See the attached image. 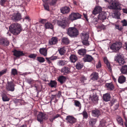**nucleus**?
<instances>
[{"label":"nucleus","instance_id":"nucleus-1","mask_svg":"<svg viewBox=\"0 0 127 127\" xmlns=\"http://www.w3.org/2000/svg\"><path fill=\"white\" fill-rule=\"evenodd\" d=\"M22 29L20 25L18 23H14L11 25L9 27L10 32L14 35L19 34Z\"/></svg>","mask_w":127,"mask_h":127},{"label":"nucleus","instance_id":"nucleus-2","mask_svg":"<svg viewBox=\"0 0 127 127\" xmlns=\"http://www.w3.org/2000/svg\"><path fill=\"white\" fill-rule=\"evenodd\" d=\"M67 33L70 37L74 38L78 35V31L75 27L69 28L67 30Z\"/></svg>","mask_w":127,"mask_h":127},{"label":"nucleus","instance_id":"nucleus-3","mask_svg":"<svg viewBox=\"0 0 127 127\" xmlns=\"http://www.w3.org/2000/svg\"><path fill=\"white\" fill-rule=\"evenodd\" d=\"M66 18V17L63 18L61 21L57 20V23L58 26L63 29H65L66 27L68 26L70 23Z\"/></svg>","mask_w":127,"mask_h":127},{"label":"nucleus","instance_id":"nucleus-4","mask_svg":"<svg viewBox=\"0 0 127 127\" xmlns=\"http://www.w3.org/2000/svg\"><path fill=\"white\" fill-rule=\"evenodd\" d=\"M122 44L121 42H116L113 43L110 47V48L114 52H117L122 47Z\"/></svg>","mask_w":127,"mask_h":127},{"label":"nucleus","instance_id":"nucleus-5","mask_svg":"<svg viewBox=\"0 0 127 127\" xmlns=\"http://www.w3.org/2000/svg\"><path fill=\"white\" fill-rule=\"evenodd\" d=\"M109 8L110 9L120 10L122 9L121 4L119 2L113 1L112 2L109 6Z\"/></svg>","mask_w":127,"mask_h":127},{"label":"nucleus","instance_id":"nucleus-6","mask_svg":"<svg viewBox=\"0 0 127 127\" xmlns=\"http://www.w3.org/2000/svg\"><path fill=\"white\" fill-rule=\"evenodd\" d=\"M48 118L46 114L41 112H40L37 116V120L40 124H42L43 120H47Z\"/></svg>","mask_w":127,"mask_h":127},{"label":"nucleus","instance_id":"nucleus-7","mask_svg":"<svg viewBox=\"0 0 127 127\" xmlns=\"http://www.w3.org/2000/svg\"><path fill=\"white\" fill-rule=\"evenodd\" d=\"M10 18L14 22L18 21L22 19L21 14L18 12L13 14L10 16Z\"/></svg>","mask_w":127,"mask_h":127},{"label":"nucleus","instance_id":"nucleus-8","mask_svg":"<svg viewBox=\"0 0 127 127\" xmlns=\"http://www.w3.org/2000/svg\"><path fill=\"white\" fill-rule=\"evenodd\" d=\"M15 85L12 82L8 81L6 86V89L8 91L13 92L15 90Z\"/></svg>","mask_w":127,"mask_h":127},{"label":"nucleus","instance_id":"nucleus-9","mask_svg":"<svg viewBox=\"0 0 127 127\" xmlns=\"http://www.w3.org/2000/svg\"><path fill=\"white\" fill-rule=\"evenodd\" d=\"M115 60L116 62H118L120 65H123L125 63L124 59L120 54H118L115 58Z\"/></svg>","mask_w":127,"mask_h":127},{"label":"nucleus","instance_id":"nucleus-10","mask_svg":"<svg viewBox=\"0 0 127 127\" xmlns=\"http://www.w3.org/2000/svg\"><path fill=\"white\" fill-rule=\"evenodd\" d=\"M65 120L67 123L71 124L75 123L76 122V119L70 116H67Z\"/></svg>","mask_w":127,"mask_h":127},{"label":"nucleus","instance_id":"nucleus-11","mask_svg":"<svg viewBox=\"0 0 127 127\" xmlns=\"http://www.w3.org/2000/svg\"><path fill=\"white\" fill-rule=\"evenodd\" d=\"M9 43L8 40L7 39L3 37L0 38V45L2 46L5 47L8 46Z\"/></svg>","mask_w":127,"mask_h":127},{"label":"nucleus","instance_id":"nucleus-12","mask_svg":"<svg viewBox=\"0 0 127 127\" xmlns=\"http://www.w3.org/2000/svg\"><path fill=\"white\" fill-rule=\"evenodd\" d=\"M91 113L92 116L96 118H98L101 115L100 110L96 108L92 110V111Z\"/></svg>","mask_w":127,"mask_h":127},{"label":"nucleus","instance_id":"nucleus-13","mask_svg":"<svg viewBox=\"0 0 127 127\" xmlns=\"http://www.w3.org/2000/svg\"><path fill=\"white\" fill-rule=\"evenodd\" d=\"M12 52L13 53L14 56L16 57H19L25 55L23 53L22 51H18L15 49Z\"/></svg>","mask_w":127,"mask_h":127},{"label":"nucleus","instance_id":"nucleus-14","mask_svg":"<svg viewBox=\"0 0 127 127\" xmlns=\"http://www.w3.org/2000/svg\"><path fill=\"white\" fill-rule=\"evenodd\" d=\"M61 12L63 14H67L70 11V8L68 6H65L61 7L60 9Z\"/></svg>","mask_w":127,"mask_h":127},{"label":"nucleus","instance_id":"nucleus-15","mask_svg":"<svg viewBox=\"0 0 127 127\" xmlns=\"http://www.w3.org/2000/svg\"><path fill=\"white\" fill-rule=\"evenodd\" d=\"M83 61L85 62H91L94 60V58L90 55H86L83 58Z\"/></svg>","mask_w":127,"mask_h":127},{"label":"nucleus","instance_id":"nucleus-16","mask_svg":"<svg viewBox=\"0 0 127 127\" xmlns=\"http://www.w3.org/2000/svg\"><path fill=\"white\" fill-rule=\"evenodd\" d=\"M102 11V8L99 6H96L92 12L93 14L96 15L98 13H100Z\"/></svg>","mask_w":127,"mask_h":127},{"label":"nucleus","instance_id":"nucleus-17","mask_svg":"<svg viewBox=\"0 0 127 127\" xmlns=\"http://www.w3.org/2000/svg\"><path fill=\"white\" fill-rule=\"evenodd\" d=\"M58 42V38L56 37H53L49 40V43L50 45H54L57 44Z\"/></svg>","mask_w":127,"mask_h":127},{"label":"nucleus","instance_id":"nucleus-18","mask_svg":"<svg viewBox=\"0 0 127 127\" xmlns=\"http://www.w3.org/2000/svg\"><path fill=\"white\" fill-rule=\"evenodd\" d=\"M98 20H101L102 21V22H103V20L106 19V13L102 12L99 13L98 16Z\"/></svg>","mask_w":127,"mask_h":127},{"label":"nucleus","instance_id":"nucleus-19","mask_svg":"<svg viewBox=\"0 0 127 127\" xmlns=\"http://www.w3.org/2000/svg\"><path fill=\"white\" fill-rule=\"evenodd\" d=\"M97 121V119L92 118H90L89 120V125L91 127H94Z\"/></svg>","mask_w":127,"mask_h":127},{"label":"nucleus","instance_id":"nucleus-20","mask_svg":"<svg viewBox=\"0 0 127 127\" xmlns=\"http://www.w3.org/2000/svg\"><path fill=\"white\" fill-rule=\"evenodd\" d=\"M120 70L121 73L124 75H127V65L122 66L120 68Z\"/></svg>","mask_w":127,"mask_h":127},{"label":"nucleus","instance_id":"nucleus-21","mask_svg":"<svg viewBox=\"0 0 127 127\" xmlns=\"http://www.w3.org/2000/svg\"><path fill=\"white\" fill-rule=\"evenodd\" d=\"M89 99L94 103H97L98 100V97L96 94L90 97Z\"/></svg>","mask_w":127,"mask_h":127},{"label":"nucleus","instance_id":"nucleus-22","mask_svg":"<svg viewBox=\"0 0 127 127\" xmlns=\"http://www.w3.org/2000/svg\"><path fill=\"white\" fill-rule=\"evenodd\" d=\"M70 68L67 66H65L63 68L61 71V72L63 73L64 74L66 75L70 72Z\"/></svg>","mask_w":127,"mask_h":127},{"label":"nucleus","instance_id":"nucleus-23","mask_svg":"<svg viewBox=\"0 0 127 127\" xmlns=\"http://www.w3.org/2000/svg\"><path fill=\"white\" fill-rule=\"evenodd\" d=\"M111 96L109 93H106L103 95V99L105 102L110 100Z\"/></svg>","mask_w":127,"mask_h":127},{"label":"nucleus","instance_id":"nucleus-24","mask_svg":"<svg viewBox=\"0 0 127 127\" xmlns=\"http://www.w3.org/2000/svg\"><path fill=\"white\" fill-rule=\"evenodd\" d=\"M47 50L46 48H40L39 49L40 53L44 56H46L47 55Z\"/></svg>","mask_w":127,"mask_h":127},{"label":"nucleus","instance_id":"nucleus-25","mask_svg":"<svg viewBox=\"0 0 127 127\" xmlns=\"http://www.w3.org/2000/svg\"><path fill=\"white\" fill-rule=\"evenodd\" d=\"M45 59L47 61V62H48L49 64H50L52 63L51 61H53L57 59L58 57H57L56 56H52L49 58L46 57Z\"/></svg>","mask_w":127,"mask_h":127},{"label":"nucleus","instance_id":"nucleus-26","mask_svg":"<svg viewBox=\"0 0 127 127\" xmlns=\"http://www.w3.org/2000/svg\"><path fill=\"white\" fill-rule=\"evenodd\" d=\"M86 50L85 49H80L78 51V53L79 55L84 57L86 55Z\"/></svg>","mask_w":127,"mask_h":127},{"label":"nucleus","instance_id":"nucleus-27","mask_svg":"<svg viewBox=\"0 0 127 127\" xmlns=\"http://www.w3.org/2000/svg\"><path fill=\"white\" fill-rule=\"evenodd\" d=\"M98 74L95 72H93L91 75V79L93 80H97L98 78Z\"/></svg>","mask_w":127,"mask_h":127},{"label":"nucleus","instance_id":"nucleus-28","mask_svg":"<svg viewBox=\"0 0 127 127\" xmlns=\"http://www.w3.org/2000/svg\"><path fill=\"white\" fill-rule=\"evenodd\" d=\"M48 85L51 88H56L57 85V83L56 81L55 80H51L49 83H48Z\"/></svg>","mask_w":127,"mask_h":127},{"label":"nucleus","instance_id":"nucleus-29","mask_svg":"<svg viewBox=\"0 0 127 127\" xmlns=\"http://www.w3.org/2000/svg\"><path fill=\"white\" fill-rule=\"evenodd\" d=\"M126 77L123 75H121L119 77L118 81L120 84H123L126 82Z\"/></svg>","mask_w":127,"mask_h":127},{"label":"nucleus","instance_id":"nucleus-30","mask_svg":"<svg viewBox=\"0 0 127 127\" xmlns=\"http://www.w3.org/2000/svg\"><path fill=\"white\" fill-rule=\"evenodd\" d=\"M69 59L71 62L74 63L77 61L78 58L76 55L72 54L70 57Z\"/></svg>","mask_w":127,"mask_h":127},{"label":"nucleus","instance_id":"nucleus-31","mask_svg":"<svg viewBox=\"0 0 127 127\" xmlns=\"http://www.w3.org/2000/svg\"><path fill=\"white\" fill-rule=\"evenodd\" d=\"M75 15H74V12H72L71 13V14H70L68 17H66V18L67 19L68 22H70L69 21H73L75 20Z\"/></svg>","mask_w":127,"mask_h":127},{"label":"nucleus","instance_id":"nucleus-32","mask_svg":"<svg viewBox=\"0 0 127 127\" xmlns=\"http://www.w3.org/2000/svg\"><path fill=\"white\" fill-rule=\"evenodd\" d=\"M81 38L82 40H88L89 38L88 34L87 33H83L81 35Z\"/></svg>","mask_w":127,"mask_h":127},{"label":"nucleus","instance_id":"nucleus-33","mask_svg":"<svg viewBox=\"0 0 127 127\" xmlns=\"http://www.w3.org/2000/svg\"><path fill=\"white\" fill-rule=\"evenodd\" d=\"M104 63L106 64L107 66L110 71H111L112 69L110 66V64L106 58L104 57L103 59Z\"/></svg>","mask_w":127,"mask_h":127},{"label":"nucleus","instance_id":"nucleus-34","mask_svg":"<svg viewBox=\"0 0 127 127\" xmlns=\"http://www.w3.org/2000/svg\"><path fill=\"white\" fill-rule=\"evenodd\" d=\"M61 40L62 43L64 44L65 45H67L70 42V40L68 38L65 37H63Z\"/></svg>","mask_w":127,"mask_h":127},{"label":"nucleus","instance_id":"nucleus-35","mask_svg":"<svg viewBox=\"0 0 127 127\" xmlns=\"http://www.w3.org/2000/svg\"><path fill=\"white\" fill-rule=\"evenodd\" d=\"M58 80L61 84H62L65 82L66 80V78L64 76H61L59 78Z\"/></svg>","mask_w":127,"mask_h":127},{"label":"nucleus","instance_id":"nucleus-36","mask_svg":"<svg viewBox=\"0 0 127 127\" xmlns=\"http://www.w3.org/2000/svg\"><path fill=\"white\" fill-rule=\"evenodd\" d=\"M106 86L110 91H112L114 89L113 85L111 83H107L106 84Z\"/></svg>","mask_w":127,"mask_h":127},{"label":"nucleus","instance_id":"nucleus-37","mask_svg":"<svg viewBox=\"0 0 127 127\" xmlns=\"http://www.w3.org/2000/svg\"><path fill=\"white\" fill-rule=\"evenodd\" d=\"M117 123L119 125L123 127L124 126L123 122V119L120 117H118L116 118Z\"/></svg>","mask_w":127,"mask_h":127},{"label":"nucleus","instance_id":"nucleus-38","mask_svg":"<svg viewBox=\"0 0 127 127\" xmlns=\"http://www.w3.org/2000/svg\"><path fill=\"white\" fill-rule=\"evenodd\" d=\"M45 26L46 29H50L52 30L53 29V25L50 22L46 23L45 24Z\"/></svg>","mask_w":127,"mask_h":127},{"label":"nucleus","instance_id":"nucleus-39","mask_svg":"<svg viewBox=\"0 0 127 127\" xmlns=\"http://www.w3.org/2000/svg\"><path fill=\"white\" fill-rule=\"evenodd\" d=\"M106 122L104 119H102L100 122L99 126L100 127H106Z\"/></svg>","mask_w":127,"mask_h":127},{"label":"nucleus","instance_id":"nucleus-40","mask_svg":"<svg viewBox=\"0 0 127 127\" xmlns=\"http://www.w3.org/2000/svg\"><path fill=\"white\" fill-rule=\"evenodd\" d=\"M74 105L78 107L79 108V111L80 110L81 108V104L78 101L75 100L74 101Z\"/></svg>","mask_w":127,"mask_h":127},{"label":"nucleus","instance_id":"nucleus-41","mask_svg":"<svg viewBox=\"0 0 127 127\" xmlns=\"http://www.w3.org/2000/svg\"><path fill=\"white\" fill-rule=\"evenodd\" d=\"M58 51L60 54L61 55H64L66 52V50L64 47L60 48L58 49Z\"/></svg>","mask_w":127,"mask_h":127},{"label":"nucleus","instance_id":"nucleus-42","mask_svg":"<svg viewBox=\"0 0 127 127\" xmlns=\"http://www.w3.org/2000/svg\"><path fill=\"white\" fill-rule=\"evenodd\" d=\"M2 97V100L4 101H8L10 100V98L5 94H3Z\"/></svg>","mask_w":127,"mask_h":127},{"label":"nucleus","instance_id":"nucleus-43","mask_svg":"<svg viewBox=\"0 0 127 127\" xmlns=\"http://www.w3.org/2000/svg\"><path fill=\"white\" fill-rule=\"evenodd\" d=\"M36 60L40 63H43L45 61L43 57H37L36 58Z\"/></svg>","mask_w":127,"mask_h":127},{"label":"nucleus","instance_id":"nucleus-44","mask_svg":"<svg viewBox=\"0 0 127 127\" xmlns=\"http://www.w3.org/2000/svg\"><path fill=\"white\" fill-rule=\"evenodd\" d=\"M18 74V72L17 70L15 68H13L11 69V75L15 76Z\"/></svg>","mask_w":127,"mask_h":127},{"label":"nucleus","instance_id":"nucleus-45","mask_svg":"<svg viewBox=\"0 0 127 127\" xmlns=\"http://www.w3.org/2000/svg\"><path fill=\"white\" fill-rule=\"evenodd\" d=\"M67 63V61L65 60H59L58 63L59 65L63 66L66 64Z\"/></svg>","mask_w":127,"mask_h":127},{"label":"nucleus","instance_id":"nucleus-46","mask_svg":"<svg viewBox=\"0 0 127 127\" xmlns=\"http://www.w3.org/2000/svg\"><path fill=\"white\" fill-rule=\"evenodd\" d=\"M97 27V29H99L101 30H105L106 29L105 26L102 24H99L98 25Z\"/></svg>","mask_w":127,"mask_h":127},{"label":"nucleus","instance_id":"nucleus-47","mask_svg":"<svg viewBox=\"0 0 127 127\" xmlns=\"http://www.w3.org/2000/svg\"><path fill=\"white\" fill-rule=\"evenodd\" d=\"M118 102L117 100L116 99H113L110 102V106H112L113 104H116Z\"/></svg>","mask_w":127,"mask_h":127},{"label":"nucleus","instance_id":"nucleus-48","mask_svg":"<svg viewBox=\"0 0 127 127\" xmlns=\"http://www.w3.org/2000/svg\"><path fill=\"white\" fill-rule=\"evenodd\" d=\"M74 17L75 18V20H76L78 19H80L81 18V15L79 13L77 12H74Z\"/></svg>","mask_w":127,"mask_h":127},{"label":"nucleus","instance_id":"nucleus-49","mask_svg":"<svg viewBox=\"0 0 127 127\" xmlns=\"http://www.w3.org/2000/svg\"><path fill=\"white\" fill-rule=\"evenodd\" d=\"M81 114L83 115L84 118L86 119L88 118V113L85 110H84Z\"/></svg>","mask_w":127,"mask_h":127},{"label":"nucleus","instance_id":"nucleus-50","mask_svg":"<svg viewBox=\"0 0 127 127\" xmlns=\"http://www.w3.org/2000/svg\"><path fill=\"white\" fill-rule=\"evenodd\" d=\"M83 66V65L80 63H78L76 65V67L77 69H81Z\"/></svg>","mask_w":127,"mask_h":127},{"label":"nucleus","instance_id":"nucleus-51","mask_svg":"<svg viewBox=\"0 0 127 127\" xmlns=\"http://www.w3.org/2000/svg\"><path fill=\"white\" fill-rule=\"evenodd\" d=\"M82 42L84 45L86 46H89L90 45L89 42L88 40H82Z\"/></svg>","mask_w":127,"mask_h":127},{"label":"nucleus","instance_id":"nucleus-52","mask_svg":"<svg viewBox=\"0 0 127 127\" xmlns=\"http://www.w3.org/2000/svg\"><path fill=\"white\" fill-rule=\"evenodd\" d=\"M114 25L115 26V28L116 29L120 31H121L123 29V28L122 26H121L120 27L119 25H118L115 24Z\"/></svg>","mask_w":127,"mask_h":127},{"label":"nucleus","instance_id":"nucleus-53","mask_svg":"<svg viewBox=\"0 0 127 127\" xmlns=\"http://www.w3.org/2000/svg\"><path fill=\"white\" fill-rule=\"evenodd\" d=\"M27 82L30 84H32L33 83V80L31 78L28 79H26Z\"/></svg>","mask_w":127,"mask_h":127},{"label":"nucleus","instance_id":"nucleus-54","mask_svg":"<svg viewBox=\"0 0 127 127\" xmlns=\"http://www.w3.org/2000/svg\"><path fill=\"white\" fill-rule=\"evenodd\" d=\"M43 6L45 9L48 11H49V6L48 4L46 3H45L44 5Z\"/></svg>","mask_w":127,"mask_h":127},{"label":"nucleus","instance_id":"nucleus-55","mask_svg":"<svg viewBox=\"0 0 127 127\" xmlns=\"http://www.w3.org/2000/svg\"><path fill=\"white\" fill-rule=\"evenodd\" d=\"M57 0H52L49 3V4L51 5L54 6L56 5L57 2Z\"/></svg>","mask_w":127,"mask_h":127},{"label":"nucleus","instance_id":"nucleus-56","mask_svg":"<svg viewBox=\"0 0 127 127\" xmlns=\"http://www.w3.org/2000/svg\"><path fill=\"white\" fill-rule=\"evenodd\" d=\"M121 22L123 24L122 26H127V21L125 19H124Z\"/></svg>","mask_w":127,"mask_h":127},{"label":"nucleus","instance_id":"nucleus-57","mask_svg":"<svg viewBox=\"0 0 127 127\" xmlns=\"http://www.w3.org/2000/svg\"><path fill=\"white\" fill-rule=\"evenodd\" d=\"M6 69H5L0 71V78L1 77L2 75L6 73Z\"/></svg>","mask_w":127,"mask_h":127},{"label":"nucleus","instance_id":"nucleus-58","mask_svg":"<svg viewBox=\"0 0 127 127\" xmlns=\"http://www.w3.org/2000/svg\"><path fill=\"white\" fill-rule=\"evenodd\" d=\"M98 18H94L93 20V22L95 24H97L98 23Z\"/></svg>","mask_w":127,"mask_h":127},{"label":"nucleus","instance_id":"nucleus-59","mask_svg":"<svg viewBox=\"0 0 127 127\" xmlns=\"http://www.w3.org/2000/svg\"><path fill=\"white\" fill-rule=\"evenodd\" d=\"M7 1V0H0V4L2 6H4L5 3Z\"/></svg>","mask_w":127,"mask_h":127},{"label":"nucleus","instance_id":"nucleus-60","mask_svg":"<svg viewBox=\"0 0 127 127\" xmlns=\"http://www.w3.org/2000/svg\"><path fill=\"white\" fill-rule=\"evenodd\" d=\"M36 55L34 54H31L29 56V57L30 58H33L36 57Z\"/></svg>","mask_w":127,"mask_h":127},{"label":"nucleus","instance_id":"nucleus-61","mask_svg":"<svg viewBox=\"0 0 127 127\" xmlns=\"http://www.w3.org/2000/svg\"><path fill=\"white\" fill-rule=\"evenodd\" d=\"M86 78L84 76H82L80 78V80L82 82H84L86 80Z\"/></svg>","mask_w":127,"mask_h":127},{"label":"nucleus","instance_id":"nucleus-62","mask_svg":"<svg viewBox=\"0 0 127 127\" xmlns=\"http://www.w3.org/2000/svg\"><path fill=\"white\" fill-rule=\"evenodd\" d=\"M55 95L56 97H60L61 95V92L60 91H58L56 93V94Z\"/></svg>","mask_w":127,"mask_h":127},{"label":"nucleus","instance_id":"nucleus-63","mask_svg":"<svg viewBox=\"0 0 127 127\" xmlns=\"http://www.w3.org/2000/svg\"><path fill=\"white\" fill-rule=\"evenodd\" d=\"M119 106V102L115 104V105L114 106V108L115 110H117Z\"/></svg>","mask_w":127,"mask_h":127},{"label":"nucleus","instance_id":"nucleus-64","mask_svg":"<svg viewBox=\"0 0 127 127\" xmlns=\"http://www.w3.org/2000/svg\"><path fill=\"white\" fill-rule=\"evenodd\" d=\"M101 67V64L100 61H99L98 64H96V67L97 68H99Z\"/></svg>","mask_w":127,"mask_h":127}]
</instances>
